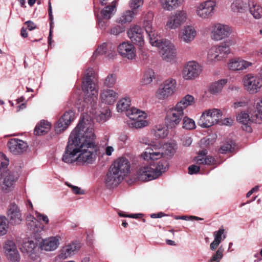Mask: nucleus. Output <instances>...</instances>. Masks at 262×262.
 I'll return each instance as SVG.
<instances>
[{"mask_svg": "<svg viewBox=\"0 0 262 262\" xmlns=\"http://www.w3.org/2000/svg\"><path fill=\"white\" fill-rule=\"evenodd\" d=\"M93 121L83 118L71 133L62 161L67 163L93 164L97 157Z\"/></svg>", "mask_w": 262, "mask_h": 262, "instance_id": "f257e3e1", "label": "nucleus"}, {"mask_svg": "<svg viewBox=\"0 0 262 262\" xmlns=\"http://www.w3.org/2000/svg\"><path fill=\"white\" fill-rule=\"evenodd\" d=\"M146 17L147 19H145L143 21V27L148 35L150 43L152 46L159 48L162 58L164 60L167 62L175 61L177 51L174 45L170 40L160 39L152 27L153 15L151 13H148Z\"/></svg>", "mask_w": 262, "mask_h": 262, "instance_id": "f03ea898", "label": "nucleus"}, {"mask_svg": "<svg viewBox=\"0 0 262 262\" xmlns=\"http://www.w3.org/2000/svg\"><path fill=\"white\" fill-rule=\"evenodd\" d=\"M194 102V97L186 95L173 107L169 108L166 113L165 122L168 127L175 128L178 126L184 116V110Z\"/></svg>", "mask_w": 262, "mask_h": 262, "instance_id": "7ed1b4c3", "label": "nucleus"}, {"mask_svg": "<svg viewBox=\"0 0 262 262\" xmlns=\"http://www.w3.org/2000/svg\"><path fill=\"white\" fill-rule=\"evenodd\" d=\"M177 146L174 142L165 144L162 147H158L156 145L146 148L142 156L145 160H156L164 156L171 157L176 151Z\"/></svg>", "mask_w": 262, "mask_h": 262, "instance_id": "20e7f679", "label": "nucleus"}, {"mask_svg": "<svg viewBox=\"0 0 262 262\" xmlns=\"http://www.w3.org/2000/svg\"><path fill=\"white\" fill-rule=\"evenodd\" d=\"M93 70L90 68L85 73L82 88L84 93V101L87 103L93 105L97 100L98 87L93 80Z\"/></svg>", "mask_w": 262, "mask_h": 262, "instance_id": "39448f33", "label": "nucleus"}, {"mask_svg": "<svg viewBox=\"0 0 262 262\" xmlns=\"http://www.w3.org/2000/svg\"><path fill=\"white\" fill-rule=\"evenodd\" d=\"M126 114L129 119L127 122L130 127L140 128L148 124V122L145 120L147 116L146 114L136 107H132Z\"/></svg>", "mask_w": 262, "mask_h": 262, "instance_id": "423d86ee", "label": "nucleus"}, {"mask_svg": "<svg viewBox=\"0 0 262 262\" xmlns=\"http://www.w3.org/2000/svg\"><path fill=\"white\" fill-rule=\"evenodd\" d=\"M177 91V81L174 79L165 80L156 92V98L160 100H165L172 97Z\"/></svg>", "mask_w": 262, "mask_h": 262, "instance_id": "0eeeda50", "label": "nucleus"}, {"mask_svg": "<svg viewBox=\"0 0 262 262\" xmlns=\"http://www.w3.org/2000/svg\"><path fill=\"white\" fill-rule=\"evenodd\" d=\"M243 83L245 89L250 94H256L262 88V78L259 74L249 73L244 76Z\"/></svg>", "mask_w": 262, "mask_h": 262, "instance_id": "6e6552de", "label": "nucleus"}, {"mask_svg": "<svg viewBox=\"0 0 262 262\" xmlns=\"http://www.w3.org/2000/svg\"><path fill=\"white\" fill-rule=\"evenodd\" d=\"M188 19V13L184 10H178L169 15L165 27L169 30H177L184 25Z\"/></svg>", "mask_w": 262, "mask_h": 262, "instance_id": "1a4fd4ad", "label": "nucleus"}, {"mask_svg": "<svg viewBox=\"0 0 262 262\" xmlns=\"http://www.w3.org/2000/svg\"><path fill=\"white\" fill-rule=\"evenodd\" d=\"M18 177L19 173L17 171L3 170L0 176V187L1 189L5 192L12 191L14 188V184Z\"/></svg>", "mask_w": 262, "mask_h": 262, "instance_id": "9d476101", "label": "nucleus"}, {"mask_svg": "<svg viewBox=\"0 0 262 262\" xmlns=\"http://www.w3.org/2000/svg\"><path fill=\"white\" fill-rule=\"evenodd\" d=\"M203 71L202 66L198 62L191 60L186 63L182 72V76L184 80H194L201 75Z\"/></svg>", "mask_w": 262, "mask_h": 262, "instance_id": "9b49d317", "label": "nucleus"}, {"mask_svg": "<svg viewBox=\"0 0 262 262\" xmlns=\"http://www.w3.org/2000/svg\"><path fill=\"white\" fill-rule=\"evenodd\" d=\"M20 249L30 261L35 262L39 261L37 254V243L35 241L29 238L25 239Z\"/></svg>", "mask_w": 262, "mask_h": 262, "instance_id": "f8f14e48", "label": "nucleus"}, {"mask_svg": "<svg viewBox=\"0 0 262 262\" xmlns=\"http://www.w3.org/2000/svg\"><path fill=\"white\" fill-rule=\"evenodd\" d=\"M216 6L215 0L205 1L196 6V14L202 19H208L213 15Z\"/></svg>", "mask_w": 262, "mask_h": 262, "instance_id": "ddd939ff", "label": "nucleus"}, {"mask_svg": "<svg viewBox=\"0 0 262 262\" xmlns=\"http://www.w3.org/2000/svg\"><path fill=\"white\" fill-rule=\"evenodd\" d=\"M156 165L151 164L140 167L137 174L139 180L148 181L156 179L160 176V171L156 170Z\"/></svg>", "mask_w": 262, "mask_h": 262, "instance_id": "4468645a", "label": "nucleus"}, {"mask_svg": "<svg viewBox=\"0 0 262 262\" xmlns=\"http://www.w3.org/2000/svg\"><path fill=\"white\" fill-rule=\"evenodd\" d=\"M231 32V28L229 26L216 23L212 27L210 36L213 40L219 41L228 37Z\"/></svg>", "mask_w": 262, "mask_h": 262, "instance_id": "2eb2a0df", "label": "nucleus"}, {"mask_svg": "<svg viewBox=\"0 0 262 262\" xmlns=\"http://www.w3.org/2000/svg\"><path fill=\"white\" fill-rule=\"evenodd\" d=\"M10 152L15 155H20L27 151L28 144L22 140L17 138L10 139L7 143Z\"/></svg>", "mask_w": 262, "mask_h": 262, "instance_id": "dca6fc26", "label": "nucleus"}, {"mask_svg": "<svg viewBox=\"0 0 262 262\" xmlns=\"http://www.w3.org/2000/svg\"><path fill=\"white\" fill-rule=\"evenodd\" d=\"M7 215L12 225H18L23 221L22 214L19 207L15 203H11L7 208Z\"/></svg>", "mask_w": 262, "mask_h": 262, "instance_id": "f3484780", "label": "nucleus"}, {"mask_svg": "<svg viewBox=\"0 0 262 262\" xmlns=\"http://www.w3.org/2000/svg\"><path fill=\"white\" fill-rule=\"evenodd\" d=\"M111 168L124 178L129 171L130 164L127 159L121 157L114 161Z\"/></svg>", "mask_w": 262, "mask_h": 262, "instance_id": "a211bd4d", "label": "nucleus"}, {"mask_svg": "<svg viewBox=\"0 0 262 262\" xmlns=\"http://www.w3.org/2000/svg\"><path fill=\"white\" fill-rule=\"evenodd\" d=\"M75 118L74 113L72 111L65 112L62 116L58 120L55 127V130L59 133L64 130Z\"/></svg>", "mask_w": 262, "mask_h": 262, "instance_id": "6ab92c4d", "label": "nucleus"}, {"mask_svg": "<svg viewBox=\"0 0 262 262\" xmlns=\"http://www.w3.org/2000/svg\"><path fill=\"white\" fill-rule=\"evenodd\" d=\"M127 35L133 43L142 47L144 43L142 29L138 26L131 27L127 31Z\"/></svg>", "mask_w": 262, "mask_h": 262, "instance_id": "aec40b11", "label": "nucleus"}, {"mask_svg": "<svg viewBox=\"0 0 262 262\" xmlns=\"http://www.w3.org/2000/svg\"><path fill=\"white\" fill-rule=\"evenodd\" d=\"M119 54L123 57L133 60L136 57V49L133 45L128 42H123L118 47Z\"/></svg>", "mask_w": 262, "mask_h": 262, "instance_id": "412c9836", "label": "nucleus"}, {"mask_svg": "<svg viewBox=\"0 0 262 262\" xmlns=\"http://www.w3.org/2000/svg\"><path fill=\"white\" fill-rule=\"evenodd\" d=\"M196 35V31L192 26H185L180 31L178 37L179 39L186 43L192 41Z\"/></svg>", "mask_w": 262, "mask_h": 262, "instance_id": "4be33fe9", "label": "nucleus"}, {"mask_svg": "<svg viewBox=\"0 0 262 262\" xmlns=\"http://www.w3.org/2000/svg\"><path fill=\"white\" fill-rule=\"evenodd\" d=\"M253 65V63L240 58L230 59L228 63V68L232 71H243Z\"/></svg>", "mask_w": 262, "mask_h": 262, "instance_id": "5701e85b", "label": "nucleus"}, {"mask_svg": "<svg viewBox=\"0 0 262 262\" xmlns=\"http://www.w3.org/2000/svg\"><path fill=\"white\" fill-rule=\"evenodd\" d=\"M60 239V237L59 236L46 238L40 243V249L47 251H54L58 248Z\"/></svg>", "mask_w": 262, "mask_h": 262, "instance_id": "b1692460", "label": "nucleus"}, {"mask_svg": "<svg viewBox=\"0 0 262 262\" xmlns=\"http://www.w3.org/2000/svg\"><path fill=\"white\" fill-rule=\"evenodd\" d=\"M251 0H233L230 5L231 10L236 14H244L247 12Z\"/></svg>", "mask_w": 262, "mask_h": 262, "instance_id": "393cba45", "label": "nucleus"}, {"mask_svg": "<svg viewBox=\"0 0 262 262\" xmlns=\"http://www.w3.org/2000/svg\"><path fill=\"white\" fill-rule=\"evenodd\" d=\"M80 246L78 243H73L66 245L61 249L58 257L61 259H66L76 254L79 251Z\"/></svg>", "mask_w": 262, "mask_h": 262, "instance_id": "a878e982", "label": "nucleus"}, {"mask_svg": "<svg viewBox=\"0 0 262 262\" xmlns=\"http://www.w3.org/2000/svg\"><path fill=\"white\" fill-rule=\"evenodd\" d=\"M123 178L124 177L111 168L106 175L105 184L108 188H113L117 186Z\"/></svg>", "mask_w": 262, "mask_h": 262, "instance_id": "bb28decb", "label": "nucleus"}, {"mask_svg": "<svg viewBox=\"0 0 262 262\" xmlns=\"http://www.w3.org/2000/svg\"><path fill=\"white\" fill-rule=\"evenodd\" d=\"M118 96V94L113 90L106 89L101 92L100 98L103 103L111 105L114 103Z\"/></svg>", "mask_w": 262, "mask_h": 262, "instance_id": "cd10ccee", "label": "nucleus"}, {"mask_svg": "<svg viewBox=\"0 0 262 262\" xmlns=\"http://www.w3.org/2000/svg\"><path fill=\"white\" fill-rule=\"evenodd\" d=\"M237 120L243 124L242 127L243 129L247 132L250 133L252 132V128L249 124L251 122L255 121L252 120V115L250 117L249 114L245 112H241L237 116Z\"/></svg>", "mask_w": 262, "mask_h": 262, "instance_id": "c85d7f7f", "label": "nucleus"}, {"mask_svg": "<svg viewBox=\"0 0 262 262\" xmlns=\"http://www.w3.org/2000/svg\"><path fill=\"white\" fill-rule=\"evenodd\" d=\"M234 45V41L231 39L227 40L219 46H216L218 53L222 60L230 53V47Z\"/></svg>", "mask_w": 262, "mask_h": 262, "instance_id": "c756f323", "label": "nucleus"}, {"mask_svg": "<svg viewBox=\"0 0 262 262\" xmlns=\"http://www.w3.org/2000/svg\"><path fill=\"white\" fill-rule=\"evenodd\" d=\"M183 0H159L161 8L164 11H171L180 6Z\"/></svg>", "mask_w": 262, "mask_h": 262, "instance_id": "7c9ffc66", "label": "nucleus"}, {"mask_svg": "<svg viewBox=\"0 0 262 262\" xmlns=\"http://www.w3.org/2000/svg\"><path fill=\"white\" fill-rule=\"evenodd\" d=\"M207 151L203 150L200 151L195 158V161L198 164L211 165L214 163V159L213 157L207 155Z\"/></svg>", "mask_w": 262, "mask_h": 262, "instance_id": "2f4dec72", "label": "nucleus"}, {"mask_svg": "<svg viewBox=\"0 0 262 262\" xmlns=\"http://www.w3.org/2000/svg\"><path fill=\"white\" fill-rule=\"evenodd\" d=\"M224 229L223 228H220L218 231L213 232L214 239L210 244V248L211 250H215L222 241L226 238V235L224 234Z\"/></svg>", "mask_w": 262, "mask_h": 262, "instance_id": "473e14b6", "label": "nucleus"}, {"mask_svg": "<svg viewBox=\"0 0 262 262\" xmlns=\"http://www.w3.org/2000/svg\"><path fill=\"white\" fill-rule=\"evenodd\" d=\"M248 9L250 14L256 19L262 18V7L253 0H251Z\"/></svg>", "mask_w": 262, "mask_h": 262, "instance_id": "72a5a7b5", "label": "nucleus"}, {"mask_svg": "<svg viewBox=\"0 0 262 262\" xmlns=\"http://www.w3.org/2000/svg\"><path fill=\"white\" fill-rule=\"evenodd\" d=\"M227 82V79H222L212 83L209 88V92L212 94H217L221 93Z\"/></svg>", "mask_w": 262, "mask_h": 262, "instance_id": "f704fd0d", "label": "nucleus"}, {"mask_svg": "<svg viewBox=\"0 0 262 262\" xmlns=\"http://www.w3.org/2000/svg\"><path fill=\"white\" fill-rule=\"evenodd\" d=\"M216 124L209 115L205 112L202 114L199 121L198 125L203 128H208Z\"/></svg>", "mask_w": 262, "mask_h": 262, "instance_id": "c9c22d12", "label": "nucleus"}, {"mask_svg": "<svg viewBox=\"0 0 262 262\" xmlns=\"http://www.w3.org/2000/svg\"><path fill=\"white\" fill-rule=\"evenodd\" d=\"M51 126L50 123L48 121H41L36 125L34 129V133L37 135H42L50 130Z\"/></svg>", "mask_w": 262, "mask_h": 262, "instance_id": "e433bc0d", "label": "nucleus"}, {"mask_svg": "<svg viewBox=\"0 0 262 262\" xmlns=\"http://www.w3.org/2000/svg\"><path fill=\"white\" fill-rule=\"evenodd\" d=\"M131 104V99L129 97H125L118 102L117 104V110L118 112H122L125 111L127 113L129 109Z\"/></svg>", "mask_w": 262, "mask_h": 262, "instance_id": "4c0bfd02", "label": "nucleus"}, {"mask_svg": "<svg viewBox=\"0 0 262 262\" xmlns=\"http://www.w3.org/2000/svg\"><path fill=\"white\" fill-rule=\"evenodd\" d=\"M26 223L29 229L34 232H37L39 231L38 227L40 226L39 223L35 217L29 214L27 216Z\"/></svg>", "mask_w": 262, "mask_h": 262, "instance_id": "58836bf2", "label": "nucleus"}, {"mask_svg": "<svg viewBox=\"0 0 262 262\" xmlns=\"http://www.w3.org/2000/svg\"><path fill=\"white\" fill-rule=\"evenodd\" d=\"M252 120L256 123L262 122V97L256 104V110L252 114Z\"/></svg>", "mask_w": 262, "mask_h": 262, "instance_id": "ea45409f", "label": "nucleus"}, {"mask_svg": "<svg viewBox=\"0 0 262 262\" xmlns=\"http://www.w3.org/2000/svg\"><path fill=\"white\" fill-rule=\"evenodd\" d=\"M135 13L133 11L127 10L118 18V21L122 24L130 23L134 17Z\"/></svg>", "mask_w": 262, "mask_h": 262, "instance_id": "a19ab883", "label": "nucleus"}, {"mask_svg": "<svg viewBox=\"0 0 262 262\" xmlns=\"http://www.w3.org/2000/svg\"><path fill=\"white\" fill-rule=\"evenodd\" d=\"M195 123L193 119L187 117H183L182 128L186 130H192L195 128Z\"/></svg>", "mask_w": 262, "mask_h": 262, "instance_id": "79ce46f5", "label": "nucleus"}, {"mask_svg": "<svg viewBox=\"0 0 262 262\" xmlns=\"http://www.w3.org/2000/svg\"><path fill=\"white\" fill-rule=\"evenodd\" d=\"M209 116L213 119V121L217 123L222 115L220 110L217 108H212L205 111Z\"/></svg>", "mask_w": 262, "mask_h": 262, "instance_id": "37998d69", "label": "nucleus"}, {"mask_svg": "<svg viewBox=\"0 0 262 262\" xmlns=\"http://www.w3.org/2000/svg\"><path fill=\"white\" fill-rule=\"evenodd\" d=\"M4 250L5 255H10L9 252H16L18 251L15 243L11 240H8L5 242Z\"/></svg>", "mask_w": 262, "mask_h": 262, "instance_id": "c03bdc74", "label": "nucleus"}, {"mask_svg": "<svg viewBox=\"0 0 262 262\" xmlns=\"http://www.w3.org/2000/svg\"><path fill=\"white\" fill-rule=\"evenodd\" d=\"M208 59L211 61H215L221 60L220 56L218 53L216 46H213L210 48L208 53Z\"/></svg>", "mask_w": 262, "mask_h": 262, "instance_id": "a18cd8bd", "label": "nucleus"}, {"mask_svg": "<svg viewBox=\"0 0 262 262\" xmlns=\"http://www.w3.org/2000/svg\"><path fill=\"white\" fill-rule=\"evenodd\" d=\"M9 228L7 219L4 215H0V235H5Z\"/></svg>", "mask_w": 262, "mask_h": 262, "instance_id": "49530a36", "label": "nucleus"}, {"mask_svg": "<svg viewBox=\"0 0 262 262\" xmlns=\"http://www.w3.org/2000/svg\"><path fill=\"white\" fill-rule=\"evenodd\" d=\"M110 116V110L108 108H106L103 112L96 115L95 118L97 122H104L109 119Z\"/></svg>", "mask_w": 262, "mask_h": 262, "instance_id": "de8ad7c7", "label": "nucleus"}, {"mask_svg": "<svg viewBox=\"0 0 262 262\" xmlns=\"http://www.w3.org/2000/svg\"><path fill=\"white\" fill-rule=\"evenodd\" d=\"M155 79V73L151 69H148L145 71L143 78V82L144 84L150 83Z\"/></svg>", "mask_w": 262, "mask_h": 262, "instance_id": "09e8293b", "label": "nucleus"}, {"mask_svg": "<svg viewBox=\"0 0 262 262\" xmlns=\"http://www.w3.org/2000/svg\"><path fill=\"white\" fill-rule=\"evenodd\" d=\"M116 81V76L115 74H111L107 75V76L104 80L103 84L104 86L108 88L113 87L115 84Z\"/></svg>", "mask_w": 262, "mask_h": 262, "instance_id": "8fccbe9b", "label": "nucleus"}, {"mask_svg": "<svg viewBox=\"0 0 262 262\" xmlns=\"http://www.w3.org/2000/svg\"><path fill=\"white\" fill-rule=\"evenodd\" d=\"M110 46V43H103L100 45L96 51L93 53L92 56L93 58H96L98 55H103L106 53L107 48Z\"/></svg>", "mask_w": 262, "mask_h": 262, "instance_id": "3c124183", "label": "nucleus"}, {"mask_svg": "<svg viewBox=\"0 0 262 262\" xmlns=\"http://www.w3.org/2000/svg\"><path fill=\"white\" fill-rule=\"evenodd\" d=\"M224 248L221 246L208 262H219L223 256Z\"/></svg>", "mask_w": 262, "mask_h": 262, "instance_id": "603ef678", "label": "nucleus"}, {"mask_svg": "<svg viewBox=\"0 0 262 262\" xmlns=\"http://www.w3.org/2000/svg\"><path fill=\"white\" fill-rule=\"evenodd\" d=\"M154 134L157 138H163L167 135V130L165 127H157L154 131Z\"/></svg>", "mask_w": 262, "mask_h": 262, "instance_id": "864d4df0", "label": "nucleus"}, {"mask_svg": "<svg viewBox=\"0 0 262 262\" xmlns=\"http://www.w3.org/2000/svg\"><path fill=\"white\" fill-rule=\"evenodd\" d=\"M114 9V7L113 6H107L105 7L101 11L102 16L105 19H110L111 17Z\"/></svg>", "mask_w": 262, "mask_h": 262, "instance_id": "5fc2aeb1", "label": "nucleus"}, {"mask_svg": "<svg viewBox=\"0 0 262 262\" xmlns=\"http://www.w3.org/2000/svg\"><path fill=\"white\" fill-rule=\"evenodd\" d=\"M10 255H6L7 259L11 262H18L20 259V255L18 251L14 252H9Z\"/></svg>", "mask_w": 262, "mask_h": 262, "instance_id": "6e6d98bb", "label": "nucleus"}, {"mask_svg": "<svg viewBox=\"0 0 262 262\" xmlns=\"http://www.w3.org/2000/svg\"><path fill=\"white\" fill-rule=\"evenodd\" d=\"M156 170L160 171V175L165 171L168 167V163L166 161H161L157 165H156Z\"/></svg>", "mask_w": 262, "mask_h": 262, "instance_id": "4d7b16f0", "label": "nucleus"}, {"mask_svg": "<svg viewBox=\"0 0 262 262\" xmlns=\"http://www.w3.org/2000/svg\"><path fill=\"white\" fill-rule=\"evenodd\" d=\"M143 5L142 0H130L129 2V6L132 9H136Z\"/></svg>", "mask_w": 262, "mask_h": 262, "instance_id": "13d9d810", "label": "nucleus"}, {"mask_svg": "<svg viewBox=\"0 0 262 262\" xmlns=\"http://www.w3.org/2000/svg\"><path fill=\"white\" fill-rule=\"evenodd\" d=\"M35 215L38 220L43 222L46 224H49V219L47 215L41 214L37 211H36Z\"/></svg>", "mask_w": 262, "mask_h": 262, "instance_id": "bf43d9fd", "label": "nucleus"}, {"mask_svg": "<svg viewBox=\"0 0 262 262\" xmlns=\"http://www.w3.org/2000/svg\"><path fill=\"white\" fill-rule=\"evenodd\" d=\"M220 150L221 153L225 154L227 152H232L233 149L231 144L230 143H227L221 146Z\"/></svg>", "mask_w": 262, "mask_h": 262, "instance_id": "052dcab7", "label": "nucleus"}, {"mask_svg": "<svg viewBox=\"0 0 262 262\" xmlns=\"http://www.w3.org/2000/svg\"><path fill=\"white\" fill-rule=\"evenodd\" d=\"M8 164V160L6 159L4 155L0 152V168L6 166Z\"/></svg>", "mask_w": 262, "mask_h": 262, "instance_id": "680f3d73", "label": "nucleus"}, {"mask_svg": "<svg viewBox=\"0 0 262 262\" xmlns=\"http://www.w3.org/2000/svg\"><path fill=\"white\" fill-rule=\"evenodd\" d=\"M200 169V167L197 165H190L188 167L189 173L190 174H193L197 173L199 172Z\"/></svg>", "mask_w": 262, "mask_h": 262, "instance_id": "e2e57ef3", "label": "nucleus"}, {"mask_svg": "<svg viewBox=\"0 0 262 262\" xmlns=\"http://www.w3.org/2000/svg\"><path fill=\"white\" fill-rule=\"evenodd\" d=\"M182 144L185 146H189L192 143L191 137L188 136H184L182 139Z\"/></svg>", "mask_w": 262, "mask_h": 262, "instance_id": "0e129e2a", "label": "nucleus"}, {"mask_svg": "<svg viewBox=\"0 0 262 262\" xmlns=\"http://www.w3.org/2000/svg\"><path fill=\"white\" fill-rule=\"evenodd\" d=\"M124 31V29L119 26H116L111 30V33L117 35Z\"/></svg>", "mask_w": 262, "mask_h": 262, "instance_id": "69168bd1", "label": "nucleus"}, {"mask_svg": "<svg viewBox=\"0 0 262 262\" xmlns=\"http://www.w3.org/2000/svg\"><path fill=\"white\" fill-rule=\"evenodd\" d=\"M67 185L72 188L73 192L75 194H83L84 191L77 186H73L67 184Z\"/></svg>", "mask_w": 262, "mask_h": 262, "instance_id": "338daca9", "label": "nucleus"}, {"mask_svg": "<svg viewBox=\"0 0 262 262\" xmlns=\"http://www.w3.org/2000/svg\"><path fill=\"white\" fill-rule=\"evenodd\" d=\"M27 26V28L30 31H32L36 28V25L31 20H28L25 22Z\"/></svg>", "mask_w": 262, "mask_h": 262, "instance_id": "774afa93", "label": "nucleus"}]
</instances>
